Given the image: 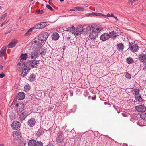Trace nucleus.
I'll use <instances>...</instances> for the list:
<instances>
[{
  "label": "nucleus",
  "mask_w": 146,
  "mask_h": 146,
  "mask_svg": "<svg viewBox=\"0 0 146 146\" xmlns=\"http://www.w3.org/2000/svg\"><path fill=\"white\" fill-rule=\"evenodd\" d=\"M90 28V27L87 25H85L80 28L76 29L72 33L74 34L76 36H77L82 33L84 34L87 33L88 32L87 30L89 29Z\"/></svg>",
  "instance_id": "f257e3e1"
},
{
  "label": "nucleus",
  "mask_w": 146,
  "mask_h": 146,
  "mask_svg": "<svg viewBox=\"0 0 146 146\" xmlns=\"http://www.w3.org/2000/svg\"><path fill=\"white\" fill-rule=\"evenodd\" d=\"M90 30L92 31L90 33L89 37L91 39H94L97 37L98 33L101 30V29L98 27L94 29V27H92V25H91Z\"/></svg>",
  "instance_id": "f03ea898"
},
{
  "label": "nucleus",
  "mask_w": 146,
  "mask_h": 146,
  "mask_svg": "<svg viewBox=\"0 0 146 146\" xmlns=\"http://www.w3.org/2000/svg\"><path fill=\"white\" fill-rule=\"evenodd\" d=\"M39 61L36 60H29L27 62V64L30 67L32 68H36L39 64Z\"/></svg>",
  "instance_id": "7ed1b4c3"
},
{
  "label": "nucleus",
  "mask_w": 146,
  "mask_h": 146,
  "mask_svg": "<svg viewBox=\"0 0 146 146\" xmlns=\"http://www.w3.org/2000/svg\"><path fill=\"white\" fill-rule=\"evenodd\" d=\"M48 34L46 32L41 33L38 36V39L41 41H46L48 38Z\"/></svg>",
  "instance_id": "20e7f679"
},
{
  "label": "nucleus",
  "mask_w": 146,
  "mask_h": 146,
  "mask_svg": "<svg viewBox=\"0 0 146 146\" xmlns=\"http://www.w3.org/2000/svg\"><path fill=\"white\" fill-rule=\"evenodd\" d=\"M39 55V52L37 50H35L32 52L31 54H29V58L36 59L38 57Z\"/></svg>",
  "instance_id": "39448f33"
},
{
  "label": "nucleus",
  "mask_w": 146,
  "mask_h": 146,
  "mask_svg": "<svg viewBox=\"0 0 146 146\" xmlns=\"http://www.w3.org/2000/svg\"><path fill=\"white\" fill-rule=\"evenodd\" d=\"M135 109L138 112H143L146 111V107L143 104L135 106Z\"/></svg>",
  "instance_id": "423d86ee"
},
{
  "label": "nucleus",
  "mask_w": 146,
  "mask_h": 146,
  "mask_svg": "<svg viewBox=\"0 0 146 146\" xmlns=\"http://www.w3.org/2000/svg\"><path fill=\"white\" fill-rule=\"evenodd\" d=\"M129 46L128 49L133 52L137 51L138 50L139 47L137 44L133 45L132 43L129 42Z\"/></svg>",
  "instance_id": "0eeeda50"
},
{
  "label": "nucleus",
  "mask_w": 146,
  "mask_h": 146,
  "mask_svg": "<svg viewBox=\"0 0 146 146\" xmlns=\"http://www.w3.org/2000/svg\"><path fill=\"white\" fill-rule=\"evenodd\" d=\"M64 139L63 134L62 132L60 133L56 138V141L58 143H62Z\"/></svg>",
  "instance_id": "6e6552de"
},
{
  "label": "nucleus",
  "mask_w": 146,
  "mask_h": 146,
  "mask_svg": "<svg viewBox=\"0 0 146 146\" xmlns=\"http://www.w3.org/2000/svg\"><path fill=\"white\" fill-rule=\"evenodd\" d=\"M20 123L17 121L13 122L11 124V127L13 129L17 130L18 129L20 126Z\"/></svg>",
  "instance_id": "1a4fd4ad"
},
{
  "label": "nucleus",
  "mask_w": 146,
  "mask_h": 146,
  "mask_svg": "<svg viewBox=\"0 0 146 146\" xmlns=\"http://www.w3.org/2000/svg\"><path fill=\"white\" fill-rule=\"evenodd\" d=\"M28 113L26 111L22 112L19 116V119L21 121L24 120L28 115Z\"/></svg>",
  "instance_id": "9d476101"
},
{
  "label": "nucleus",
  "mask_w": 146,
  "mask_h": 146,
  "mask_svg": "<svg viewBox=\"0 0 146 146\" xmlns=\"http://www.w3.org/2000/svg\"><path fill=\"white\" fill-rule=\"evenodd\" d=\"M110 37V35L107 33L102 34L100 36V39L102 41H105Z\"/></svg>",
  "instance_id": "9b49d317"
},
{
  "label": "nucleus",
  "mask_w": 146,
  "mask_h": 146,
  "mask_svg": "<svg viewBox=\"0 0 146 146\" xmlns=\"http://www.w3.org/2000/svg\"><path fill=\"white\" fill-rule=\"evenodd\" d=\"M25 64L24 63H19L17 66V70L19 72H21L25 67Z\"/></svg>",
  "instance_id": "f8f14e48"
},
{
  "label": "nucleus",
  "mask_w": 146,
  "mask_h": 146,
  "mask_svg": "<svg viewBox=\"0 0 146 146\" xmlns=\"http://www.w3.org/2000/svg\"><path fill=\"white\" fill-rule=\"evenodd\" d=\"M25 97V94L23 92H20L17 95V98L19 100H22Z\"/></svg>",
  "instance_id": "ddd939ff"
},
{
  "label": "nucleus",
  "mask_w": 146,
  "mask_h": 146,
  "mask_svg": "<svg viewBox=\"0 0 146 146\" xmlns=\"http://www.w3.org/2000/svg\"><path fill=\"white\" fill-rule=\"evenodd\" d=\"M27 123L29 126L33 127L35 125L36 121L34 118H31L28 121Z\"/></svg>",
  "instance_id": "4468645a"
},
{
  "label": "nucleus",
  "mask_w": 146,
  "mask_h": 146,
  "mask_svg": "<svg viewBox=\"0 0 146 146\" xmlns=\"http://www.w3.org/2000/svg\"><path fill=\"white\" fill-rule=\"evenodd\" d=\"M18 42L17 40H12L11 42L8 45L7 47L9 48H12L15 46Z\"/></svg>",
  "instance_id": "2eb2a0df"
},
{
  "label": "nucleus",
  "mask_w": 146,
  "mask_h": 146,
  "mask_svg": "<svg viewBox=\"0 0 146 146\" xmlns=\"http://www.w3.org/2000/svg\"><path fill=\"white\" fill-rule=\"evenodd\" d=\"M30 70V69L28 67H25V68L22 70V72L21 74V76L24 77L26 75Z\"/></svg>",
  "instance_id": "dca6fc26"
},
{
  "label": "nucleus",
  "mask_w": 146,
  "mask_h": 146,
  "mask_svg": "<svg viewBox=\"0 0 146 146\" xmlns=\"http://www.w3.org/2000/svg\"><path fill=\"white\" fill-rule=\"evenodd\" d=\"M16 106L17 107H20V106H22V108H19V111L20 112L22 111L23 110L24 108V103L22 102L17 103L16 104Z\"/></svg>",
  "instance_id": "f3484780"
},
{
  "label": "nucleus",
  "mask_w": 146,
  "mask_h": 146,
  "mask_svg": "<svg viewBox=\"0 0 146 146\" xmlns=\"http://www.w3.org/2000/svg\"><path fill=\"white\" fill-rule=\"evenodd\" d=\"M51 37L52 40H56L59 38V35L58 33L55 32L52 34Z\"/></svg>",
  "instance_id": "a211bd4d"
},
{
  "label": "nucleus",
  "mask_w": 146,
  "mask_h": 146,
  "mask_svg": "<svg viewBox=\"0 0 146 146\" xmlns=\"http://www.w3.org/2000/svg\"><path fill=\"white\" fill-rule=\"evenodd\" d=\"M117 47L119 51H122L124 48V46L123 44L121 43L117 44Z\"/></svg>",
  "instance_id": "6ab92c4d"
},
{
  "label": "nucleus",
  "mask_w": 146,
  "mask_h": 146,
  "mask_svg": "<svg viewBox=\"0 0 146 146\" xmlns=\"http://www.w3.org/2000/svg\"><path fill=\"white\" fill-rule=\"evenodd\" d=\"M29 54H21L20 56V59L22 60H26L27 58H29Z\"/></svg>",
  "instance_id": "aec40b11"
},
{
  "label": "nucleus",
  "mask_w": 146,
  "mask_h": 146,
  "mask_svg": "<svg viewBox=\"0 0 146 146\" xmlns=\"http://www.w3.org/2000/svg\"><path fill=\"white\" fill-rule=\"evenodd\" d=\"M139 58L141 61L143 62L146 60V55L142 54L139 56Z\"/></svg>",
  "instance_id": "412c9836"
},
{
  "label": "nucleus",
  "mask_w": 146,
  "mask_h": 146,
  "mask_svg": "<svg viewBox=\"0 0 146 146\" xmlns=\"http://www.w3.org/2000/svg\"><path fill=\"white\" fill-rule=\"evenodd\" d=\"M110 37L112 38H115L119 35L117 33L114 31L110 32Z\"/></svg>",
  "instance_id": "4be33fe9"
},
{
  "label": "nucleus",
  "mask_w": 146,
  "mask_h": 146,
  "mask_svg": "<svg viewBox=\"0 0 146 146\" xmlns=\"http://www.w3.org/2000/svg\"><path fill=\"white\" fill-rule=\"evenodd\" d=\"M39 26L41 27V29L45 27L48 25V23L47 22H42L39 23Z\"/></svg>",
  "instance_id": "5701e85b"
},
{
  "label": "nucleus",
  "mask_w": 146,
  "mask_h": 146,
  "mask_svg": "<svg viewBox=\"0 0 146 146\" xmlns=\"http://www.w3.org/2000/svg\"><path fill=\"white\" fill-rule=\"evenodd\" d=\"M126 60L127 63L129 64H132L134 62L133 59L131 57L127 58Z\"/></svg>",
  "instance_id": "b1692460"
},
{
  "label": "nucleus",
  "mask_w": 146,
  "mask_h": 146,
  "mask_svg": "<svg viewBox=\"0 0 146 146\" xmlns=\"http://www.w3.org/2000/svg\"><path fill=\"white\" fill-rule=\"evenodd\" d=\"M36 141L34 140H31L29 141L28 145L29 146H35Z\"/></svg>",
  "instance_id": "393cba45"
},
{
  "label": "nucleus",
  "mask_w": 146,
  "mask_h": 146,
  "mask_svg": "<svg viewBox=\"0 0 146 146\" xmlns=\"http://www.w3.org/2000/svg\"><path fill=\"white\" fill-rule=\"evenodd\" d=\"M36 76L33 74H32L30 75L28 77V80L30 81H33L35 79Z\"/></svg>",
  "instance_id": "a878e982"
},
{
  "label": "nucleus",
  "mask_w": 146,
  "mask_h": 146,
  "mask_svg": "<svg viewBox=\"0 0 146 146\" xmlns=\"http://www.w3.org/2000/svg\"><path fill=\"white\" fill-rule=\"evenodd\" d=\"M44 131L43 130L39 129L38 131L36 134L37 136L40 137L44 133Z\"/></svg>",
  "instance_id": "bb28decb"
},
{
  "label": "nucleus",
  "mask_w": 146,
  "mask_h": 146,
  "mask_svg": "<svg viewBox=\"0 0 146 146\" xmlns=\"http://www.w3.org/2000/svg\"><path fill=\"white\" fill-rule=\"evenodd\" d=\"M134 97L135 99L137 100V101L141 102L143 101V99L140 96L139 94L135 96Z\"/></svg>",
  "instance_id": "cd10ccee"
},
{
  "label": "nucleus",
  "mask_w": 146,
  "mask_h": 146,
  "mask_svg": "<svg viewBox=\"0 0 146 146\" xmlns=\"http://www.w3.org/2000/svg\"><path fill=\"white\" fill-rule=\"evenodd\" d=\"M134 91L133 94H135V96L139 94V90L138 89L135 88L132 90L131 91L133 92Z\"/></svg>",
  "instance_id": "c85d7f7f"
},
{
  "label": "nucleus",
  "mask_w": 146,
  "mask_h": 146,
  "mask_svg": "<svg viewBox=\"0 0 146 146\" xmlns=\"http://www.w3.org/2000/svg\"><path fill=\"white\" fill-rule=\"evenodd\" d=\"M140 115L141 118L146 121V113H141Z\"/></svg>",
  "instance_id": "c756f323"
},
{
  "label": "nucleus",
  "mask_w": 146,
  "mask_h": 146,
  "mask_svg": "<svg viewBox=\"0 0 146 146\" xmlns=\"http://www.w3.org/2000/svg\"><path fill=\"white\" fill-rule=\"evenodd\" d=\"M7 13H6L0 17V21L3 20L7 16Z\"/></svg>",
  "instance_id": "7c9ffc66"
},
{
  "label": "nucleus",
  "mask_w": 146,
  "mask_h": 146,
  "mask_svg": "<svg viewBox=\"0 0 146 146\" xmlns=\"http://www.w3.org/2000/svg\"><path fill=\"white\" fill-rule=\"evenodd\" d=\"M9 117L10 119L11 120H13L15 118V114L13 113H11L9 115Z\"/></svg>",
  "instance_id": "2f4dec72"
},
{
  "label": "nucleus",
  "mask_w": 146,
  "mask_h": 146,
  "mask_svg": "<svg viewBox=\"0 0 146 146\" xmlns=\"http://www.w3.org/2000/svg\"><path fill=\"white\" fill-rule=\"evenodd\" d=\"M76 10L79 11H84V9L83 7H76L74 8Z\"/></svg>",
  "instance_id": "473e14b6"
},
{
  "label": "nucleus",
  "mask_w": 146,
  "mask_h": 146,
  "mask_svg": "<svg viewBox=\"0 0 146 146\" xmlns=\"http://www.w3.org/2000/svg\"><path fill=\"white\" fill-rule=\"evenodd\" d=\"M35 146H43V144L41 141L36 142Z\"/></svg>",
  "instance_id": "72a5a7b5"
},
{
  "label": "nucleus",
  "mask_w": 146,
  "mask_h": 146,
  "mask_svg": "<svg viewBox=\"0 0 146 146\" xmlns=\"http://www.w3.org/2000/svg\"><path fill=\"white\" fill-rule=\"evenodd\" d=\"M20 134V133L19 132L17 131H16L14 132L13 136L14 137H16L17 136L19 135Z\"/></svg>",
  "instance_id": "f704fd0d"
},
{
  "label": "nucleus",
  "mask_w": 146,
  "mask_h": 146,
  "mask_svg": "<svg viewBox=\"0 0 146 146\" xmlns=\"http://www.w3.org/2000/svg\"><path fill=\"white\" fill-rule=\"evenodd\" d=\"M30 89V87L29 85H26L25 86L24 89L25 90V91H28Z\"/></svg>",
  "instance_id": "c9c22d12"
},
{
  "label": "nucleus",
  "mask_w": 146,
  "mask_h": 146,
  "mask_svg": "<svg viewBox=\"0 0 146 146\" xmlns=\"http://www.w3.org/2000/svg\"><path fill=\"white\" fill-rule=\"evenodd\" d=\"M39 23H38L35 26L33 27V29H41V27H40L39 26Z\"/></svg>",
  "instance_id": "e433bc0d"
},
{
  "label": "nucleus",
  "mask_w": 146,
  "mask_h": 146,
  "mask_svg": "<svg viewBox=\"0 0 146 146\" xmlns=\"http://www.w3.org/2000/svg\"><path fill=\"white\" fill-rule=\"evenodd\" d=\"M125 76L127 79H130L131 78V75L127 72L126 73Z\"/></svg>",
  "instance_id": "4c0bfd02"
},
{
  "label": "nucleus",
  "mask_w": 146,
  "mask_h": 146,
  "mask_svg": "<svg viewBox=\"0 0 146 146\" xmlns=\"http://www.w3.org/2000/svg\"><path fill=\"white\" fill-rule=\"evenodd\" d=\"M46 7L47 8L51 10V11H54V10L50 6L48 5H47L46 6Z\"/></svg>",
  "instance_id": "58836bf2"
},
{
  "label": "nucleus",
  "mask_w": 146,
  "mask_h": 146,
  "mask_svg": "<svg viewBox=\"0 0 146 146\" xmlns=\"http://www.w3.org/2000/svg\"><path fill=\"white\" fill-rule=\"evenodd\" d=\"M6 48L7 47L6 46H3L2 48L0 51H2L3 52L5 53Z\"/></svg>",
  "instance_id": "ea45409f"
},
{
  "label": "nucleus",
  "mask_w": 146,
  "mask_h": 146,
  "mask_svg": "<svg viewBox=\"0 0 146 146\" xmlns=\"http://www.w3.org/2000/svg\"><path fill=\"white\" fill-rule=\"evenodd\" d=\"M36 12L39 14H42L43 13V11L42 10H37L36 11Z\"/></svg>",
  "instance_id": "a19ab883"
},
{
  "label": "nucleus",
  "mask_w": 146,
  "mask_h": 146,
  "mask_svg": "<svg viewBox=\"0 0 146 146\" xmlns=\"http://www.w3.org/2000/svg\"><path fill=\"white\" fill-rule=\"evenodd\" d=\"M136 1V0H129L128 2L127 3V4H132Z\"/></svg>",
  "instance_id": "79ce46f5"
},
{
  "label": "nucleus",
  "mask_w": 146,
  "mask_h": 146,
  "mask_svg": "<svg viewBox=\"0 0 146 146\" xmlns=\"http://www.w3.org/2000/svg\"><path fill=\"white\" fill-rule=\"evenodd\" d=\"M96 15L97 16H106V15H104L102 14L99 13H96Z\"/></svg>",
  "instance_id": "37998d69"
},
{
  "label": "nucleus",
  "mask_w": 146,
  "mask_h": 146,
  "mask_svg": "<svg viewBox=\"0 0 146 146\" xmlns=\"http://www.w3.org/2000/svg\"><path fill=\"white\" fill-rule=\"evenodd\" d=\"M31 34V33L29 32H28V31L25 34L24 36H29V35Z\"/></svg>",
  "instance_id": "c03bdc74"
},
{
  "label": "nucleus",
  "mask_w": 146,
  "mask_h": 146,
  "mask_svg": "<svg viewBox=\"0 0 146 146\" xmlns=\"http://www.w3.org/2000/svg\"><path fill=\"white\" fill-rule=\"evenodd\" d=\"M74 28V27L73 25H71L68 27V28H66V30L67 31H69V29H73Z\"/></svg>",
  "instance_id": "a18cd8bd"
},
{
  "label": "nucleus",
  "mask_w": 146,
  "mask_h": 146,
  "mask_svg": "<svg viewBox=\"0 0 146 146\" xmlns=\"http://www.w3.org/2000/svg\"><path fill=\"white\" fill-rule=\"evenodd\" d=\"M8 22V21H7V20L5 21L3 23H2L1 25H0L1 27H3L4 25H5V24H6Z\"/></svg>",
  "instance_id": "49530a36"
},
{
  "label": "nucleus",
  "mask_w": 146,
  "mask_h": 146,
  "mask_svg": "<svg viewBox=\"0 0 146 146\" xmlns=\"http://www.w3.org/2000/svg\"><path fill=\"white\" fill-rule=\"evenodd\" d=\"M5 53L2 51H0V57H3Z\"/></svg>",
  "instance_id": "de8ad7c7"
},
{
  "label": "nucleus",
  "mask_w": 146,
  "mask_h": 146,
  "mask_svg": "<svg viewBox=\"0 0 146 146\" xmlns=\"http://www.w3.org/2000/svg\"><path fill=\"white\" fill-rule=\"evenodd\" d=\"M122 115L124 117H127L128 116V115L126 113H122Z\"/></svg>",
  "instance_id": "09e8293b"
},
{
  "label": "nucleus",
  "mask_w": 146,
  "mask_h": 146,
  "mask_svg": "<svg viewBox=\"0 0 146 146\" xmlns=\"http://www.w3.org/2000/svg\"><path fill=\"white\" fill-rule=\"evenodd\" d=\"M5 76V74H0V78H3Z\"/></svg>",
  "instance_id": "8fccbe9b"
},
{
  "label": "nucleus",
  "mask_w": 146,
  "mask_h": 146,
  "mask_svg": "<svg viewBox=\"0 0 146 146\" xmlns=\"http://www.w3.org/2000/svg\"><path fill=\"white\" fill-rule=\"evenodd\" d=\"M33 29V27L31 28L28 30V32H29L30 33H31V32L32 31V30Z\"/></svg>",
  "instance_id": "3c124183"
},
{
  "label": "nucleus",
  "mask_w": 146,
  "mask_h": 146,
  "mask_svg": "<svg viewBox=\"0 0 146 146\" xmlns=\"http://www.w3.org/2000/svg\"><path fill=\"white\" fill-rule=\"evenodd\" d=\"M96 95H95L94 97H92V99L93 100H95L96 99Z\"/></svg>",
  "instance_id": "603ef678"
},
{
  "label": "nucleus",
  "mask_w": 146,
  "mask_h": 146,
  "mask_svg": "<svg viewBox=\"0 0 146 146\" xmlns=\"http://www.w3.org/2000/svg\"><path fill=\"white\" fill-rule=\"evenodd\" d=\"M3 66L1 64H0V70H2L3 69Z\"/></svg>",
  "instance_id": "864d4df0"
},
{
  "label": "nucleus",
  "mask_w": 146,
  "mask_h": 146,
  "mask_svg": "<svg viewBox=\"0 0 146 146\" xmlns=\"http://www.w3.org/2000/svg\"><path fill=\"white\" fill-rule=\"evenodd\" d=\"M47 146H54L52 144H49Z\"/></svg>",
  "instance_id": "5fc2aeb1"
},
{
  "label": "nucleus",
  "mask_w": 146,
  "mask_h": 146,
  "mask_svg": "<svg viewBox=\"0 0 146 146\" xmlns=\"http://www.w3.org/2000/svg\"><path fill=\"white\" fill-rule=\"evenodd\" d=\"M113 17L116 20V21H118V19L117 17L114 16Z\"/></svg>",
  "instance_id": "6e6d98bb"
},
{
  "label": "nucleus",
  "mask_w": 146,
  "mask_h": 146,
  "mask_svg": "<svg viewBox=\"0 0 146 146\" xmlns=\"http://www.w3.org/2000/svg\"><path fill=\"white\" fill-rule=\"evenodd\" d=\"M96 13H92V14L93 15L96 16Z\"/></svg>",
  "instance_id": "4d7b16f0"
},
{
  "label": "nucleus",
  "mask_w": 146,
  "mask_h": 146,
  "mask_svg": "<svg viewBox=\"0 0 146 146\" xmlns=\"http://www.w3.org/2000/svg\"><path fill=\"white\" fill-rule=\"evenodd\" d=\"M70 36H66V39L68 40H69L70 39Z\"/></svg>",
  "instance_id": "13d9d810"
},
{
  "label": "nucleus",
  "mask_w": 146,
  "mask_h": 146,
  "mask_svg": "<svg viewBox=\"0 0 146 146\" xmlns=\"http://www.w3.org/2000/svg\"><path fill=\"white\" fill-rule=\"evenodd\" d=\"M40 54L42 55L44 54V52L42 51L41 53H40Z\"/></svg>",
  "instance_id": "bf43d9fd"
},
{
  "label": "nucleus",
  "mask_w": 146,
  "mask_h": 146,
  "mask_svg": "<svg viewBox=\"0 0 146 146\" xmlns=\"http://www.w3.org/2000/svg\"><path fill=\"white\" fill-rule=\"evenodd\" d=\"M107 16L108 17H110V15L109 13H108L107 15Z\"/></svg>",
  "instance_id": "052dcab7"
},
{
  "label": "nucleus",
  "mask_w": 146,
  "mask_h": 146,
  "mask_svg": "<svg viewBox=\"0 0 146 146\" xmlns=\"http://www.w3.org/2000/svg\"><path fill=\"white\" fill-rule=\"evenodd\" d=\"M110 16L112 17H114V15L113 14V13H111L110 15Z\"/></svg>",
  "instance_id": "680f3d73"
},
{
  "label": "nucleus",
  "mask_w": 146,
  "mask_h": 146,
  "mask_svg": "<svg viewBox=\"0 0 146 146\" xmlns=\"http://www.w3.org/2000/svg\"><path fill=\"white\" fill-rule=\"evenodd\" d=\"M69 11H75V10H74V9H70L69 10Z\"/></svg>",
  "instance_id": "e2e57ef3"
},
{
  "label": "nucleus",
  "mask_w": 146,
  "mask_h": 146,
  "mask_svg": "<svg viewBox=\"0 0 146 146\" xmlns=\"http://www.w3.org/2000/svg\"><path fill=\"white\" fill-rule=\"evenodd\" d=\"M0 146H4V145L3 144H0Z\"/></svg>",
  "instance_id": "0e129e2a"
},
{
  "label": "nucleus",
  "mask_w": 146,
  "mask_h": 146,
  "mask_svg": "<svg viewBox=\"0 0 146 146\" xmlns=\"http://www.w3.org/2000/svg\"><path fill=\"white\" fill-rule=\"evenodd\" d=\"M34 42L35 43H36L37 42V41L36 40H35L34 41Z\"/></svg>",
  "instance_id": "69168bd1"
},
{
  "label": "nucleus",
  "mask_w": 146,
  "mask_h": 146,
  "mask_svg": "<svg viewBox=\"0 0 146 146\" xmlns=\"http://www.w3.org/2000/svg\"><path fill=\"white\" fill-rule=\"evenodd\" d=\"M114 108L115 109L117 110V108H116L115 106H114Z\"/></svg>",
  "instance_id": "338daca9"
},
{
  "label": "nucleus",
  "mask_w": 146,
  "mask_h": 146,
  "mask_svg": "<svg viewBox=\"0 0 146 146\" xmlns=\"http://www.w3.org/2000/svg\"><path fill=\"white\" fill-rule=\"evenodd\" d=\"M73 93H70V96H73Z\"/></svg>",
  "instance_id": "774afa93"
}]
</instances>
